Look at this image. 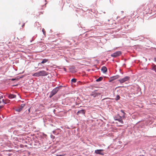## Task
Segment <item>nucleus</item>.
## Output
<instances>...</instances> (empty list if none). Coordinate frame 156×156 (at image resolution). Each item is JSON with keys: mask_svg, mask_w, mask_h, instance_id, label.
I'll return each instance as SVG.
<instances>
[{"mask_svg": "<svg viewBox=\"0 0 156 156\" xmlns=\"http://www.w3.org/2000/svg\"><path fill=\"white\" fill-rule=\"evenodd\" d=\"M119 77V75H116L115 76H112L110 77V81H112L114 80H115L118 78Z\"/></svg>", "mask_w": 156, "mask_h": 156, "instance_id": "obj_10", "label": "nucleus"}, {"mask_svg": "<svg viewBox=\"0 0 156 156\" xmlns=\"http://www.w3.org/2000/svg\"><path fill=\"white\" fill-rule=\"evenodd\" d=\"M40 144L39 146H41V145L40 144Z\"/></svg>", "mask_w": 156, "mask_h": 156, "instance_id": "obj_30", "label": "nucleus"}, {"mask_svg": "<svg viewBox=\"0 0 156 156\" xmlns=\"http://www.w3.org/2000/svg\"><path fill=\"white\" fill-rule=\"evenodd\" d=\"M51 137L52 138L54 139L55 138V136H53L52 135H51Z\"/></svg>", "mask_w": 156, "mask_h": 156, "instance_id": "obj_19", "label": "nucleus"}, {"mask_svg": "<svg viewBox=\"0 0 156 156\" xmlns=\"http://www.w3.org/2000/svg\"><path fill=\"white\" fill-rule=\"evenodd\" d=\"M3 107V106H0V109Z\"/></svg>", "mask_w": 156, "mask_h": 156, "instance_id": "obj_26", "label": "nucleus"}, {"mask_svg": "<svg viewBox=\"0 0 156 156\" xmlns=\"http://www.w3.org/2000/svg\"><path fill=\"white\" fill-rule=\"evenodd\" d=\"M103 149L96 150L95 151L94 153L97 154H99L102 155H104V153L103 152Z\"/></svg>", "mask_w": 156, "mask_h": 156, "instance_id": "obj_7", "label": "nucleus"}, {"mask_svg": "<svg viewBox=\"0 0 156 156\" xmlns=\"http://www.w3.org/2000/svg\"><path fill=\"white\" fill-rule=\"evenodd\" d=\"M129 77L126 76L121 79L119 80L118 81L120 82V83H122L128 80L129 79Z\"/></svg>", "mask_w": 156, "mask_h": 156, "instance_id": "obj_6", "label": "nucleus"}, {"mask_svg": "<svg viewBox=\"0 0 156 156\" xmlns=\"http://www.w3.org/2000/svg\"><path fill=\"white\" fill-rule=\"evenodd\" d=\"M2 102H3V103H4L5 104H6V103L4 102V100H3H3H2Z\"/></svg>", "mask_w": 156, "mask_h": 156, "instance_id": "obj_23", "label": "nucleus"}, {"mask_svg": "<svg viewBox=\"0 0 156 156\" xmlns=\"http://www.w3.org/2000/svg\"><path fill=\"white\" fill-rule=\"evenodd\" d=\"M63 69H64V70L65 72H66V69L65 68H63Z\"/></svg>", "mask_w": 156, "mask_h": 156, "instance_id": "obj_22", "label": "nucleus"}, {"mask_svg": "<svg viewBox=\"0 0 156 156\" xmlns=\"http://www.w3.org/2000/svg\"><path fill=\"white\" fill-rule=\"evenodd\" d=\"M122 53L121 51H117L112 54L111 56L114 58L117 57L121 55Z\"/></svg>", "mask_w": 156, "mask_h": 156, "instance_id": "obj_5", "label": "nucleus"}, {"mask_svg": "<svg viewBox=\"0 0 156 156\" xmlns=\"http://www.w3.org/2000/svg\"><path fill=\"white\" fill-rule=\"evenodd\" d=\"M2 102V101H0V104H1Z\"/></svg>", "mask_w": 156, "mask_h": 156, "instance_id": "obj_29", "label": "nucleus"}, {"mask_svg": "<svg viewBox=\"0 0 156 156\" xmlns=\"http://www.w3.org/2000/svg\"><path fill=\"white\" fill-rule=\"evenodd\" d=\"M101 93V92H100L97 90H94L90 94V95L93 96L94 98H97Z\"/></svg>", "mask_w": 156, "mask_h": 156, "instance_id": "obj_3", "label": "nucleus"}, {"mask_svg": "<svg viewBox=\"0 0 156 156\" xmlns=\"http://www.w3.org/2000/svg\"><path fill=\"white\" fill-rule=\"evenodd\" d=\"M107 68L105 66H103L101 68V71L104 73H106L107 72Z\"/></svg>", "mask_w": 156, "mask_h": 156, "instance_id": "obj_11", "label": "nucleus"}, {"mask_svg": "<svg viewBox=\"0 0 156 156\" xmlns=\"http://www.w3.org/2000/svg\"><path fill=\"white\" fill-rule=\"evenodd\" d=\"M103 79V78L102 77H99L98 79H97L96 80V81L97 82H99V81H101Z\"/></svg>", "mask_w": 156, "mask_h": 156, "instance_id": "obj_15", "label": "nucleus"}, {"mask_svg": "<svg viewBox=\"0 0 156 156\" xmlns=\"http://www.w3.org/2000/svg\"><path fill=\"white\" fill-rule=\"evenodd\" d=\"M107 98H104V99H102V101H103V100H105V99H107Z\"/></svg>", "mask_w": 156, "mask_h": 156, "instance_id": "obj_27", "label": "nucleus"}, {"mask_svg": "<svg viewBox=\"0 0 156 156\" xmlns=\"http://www.w3.org/2000/svg\"><path fill=\"white\" fill-rule=\"evenodd\" d=\"M57 156H64L63 155H62L61 154H60V155H57Z\"/></svg>", "mask_w": 156, "mask_h": 156, "instance_id": "obj_25", "label": "nucleus"}, {"mask_svg": "<svg viewBox=\"0 0 156 156\" xmlns=\"http://www.w3.org/2000/svg\"><path fill=\"white\" fill-rule=\"evenodd\" d=\"M3 98V96H0V100L2 98Z\"/></svg>", "mask_w": 156, "mask_h": 156, "instance_id": "obj_21", "label": "nucleus"}, {"mask_svg": "<svg viewBox=\"0 0 156 156\" xmlns=\"http://www.w3.org/2000/svg\"><path fill=\"white\" fill-rule=\"evenodd\" d=\"M48 61V59H44L42 60V61L41 63H45L46 62Z\"/></svg>", "mask_w": 156, "mask_h": 156, "instance_id": "obj_14", "label": "nucleus"}, {"mask_svg": "<svg viewBox=\"0 0 156 156\" xmlns=\"http://www.w3.org/2000/svg\"><path fill=\"white\" fill-rule=\"evenodd\" d=\"M58 90L57 87H55L54 88L50 93L49 97L50 98L52 97L55 94Z\"/></svg>", "mask_w": 156, "mask_h": 156, "instance_id": "obj_4", "label": "nucleus"}, {"mask_svg": "<svg viewBox=\"0 0 156 156\" xmlns=\"http://www.w3.org/2000/svg\"><path fill=\"white\" fill-rule=\"evenodd\" d=\"M12 80H14V79Z\"/></svg>", "mask_w": 156, "mask_h": 156, "instance_id": "obj_31", "label": "nucleus"}, {"mask_svg": "<svg viewBox=\"0 0 156 156\" xmlns=\"http://www.w3.org/2000/svg\"><path fill=\"white\" fill-rule=\"evenodd\" d=\"M151 69L156 72V66L153 64L151 65Z\"/></svg>", "mask_w": 156, "mask_h": 156, "instance_id": "obj_13", "label": "nucleus"}, {"mask_svg": "<svg viewBox=\"0 0 156 156\" xmlns=\"http://www.w3.org/2000/svg\"><path fill=\"white\" fill-rule=\"evenodd\" d=\"M86 111L85 110L82 109L79 111L77 113V115L79 116H81L82 115H84Z\"/></svg>", "mask_w": 156, "mask_h": 156, "instance_id": "obj_8", "label": "nucleus"}, {"mask_svg": "<svg viewBox=\"0 0 156 156\" xmlns=\"http://www.w3.org/2000/svg\"><path fill=\"white\" fill-rule=\"evenodd\" d=\"M48 74V73L44 70H42L36 73L33 74L34 76H45Z\"/></svg>", "mask_w": 156, "mask_h": 156, "instance_id": "obj_2", "label": "nucleus"}, {"mask_svg": "<svg viewBox=\"0 0 156 156\" xmlns=\"http://www.w3.org/2000/svg\"><path fill=\"white\" fill-rule=\"evenodd\" d=\"M25 104H21L19 108L17 109L16 110V111L17 112H20L22 109L25 106Z\"/></svg>", "mask_w": 156, "mask_h": 156, "instance_id": "obj_9", "label": "nucleus"}, {"mask_svg": "<svg viewBox=\"0 0 156 156\" xmlns=\"http://www.w3.org/2000/svg\"><path fill=\"white\" fill-rule=\"evenodd\" d=\"M62 87V86L61 85V86H59V87H57L58 90H59Z\"/></svg>", "mask_w": 156, "mask_h": 156, "instance_id": "obj_18", "label": "nucleus"}, {"mask_svg": "<svg viewBox=\"0 0 156 156\" xmlns=\"http://www.w3.org/2000/svg\"><path fill=\"white\" fill-rule=\"evenodd\" d=\"M24 24H23V25H22V27H23V26H24Z\"/></svg>", "mask_w": 156, "mask_h": 156, "instance_id": "obj_28", "label": "nucleus"}, {"mask_svg": "<svg viewBox=\"0 0 156 156\" xmlns=\"http://www.w3.org/2000/svg\"><path fill=\"white\" fill-rule=\"evenodd\" d=\"M120 98V96H119V95H117L116 96V98H115V100L116 101H117V100H119V99Z\"/></svg>", "mask_w": 156, "mask_h": 156, "instance_id": "obj_17", "label": "nucleus"}, {"mask_svg": "<svg viewBox=\"0 0 156 156\" xmlns=\"http://www.w3.org/2000/svg\"><path fill=\"white\" fill-rule=\"evenodd\" d=\"M154 61L156 62V57L154 58Z\"/></svg>", "mask_w": 156, "mask_h": 156, "instance_id": "obj_24", "label": "nucleus"}, {"mask_svg": "<svg viewBox=\"0 0 156 156\" xmlns=\"http://www.w3.org/2000/svg\"><path fill=\"white\" fill-rule=\"evenodd\" d=\"M121 112L123 114L122 115V116H121L118 115L115 117L116 119H115V120L118 121L122 124H123V122L122 120V119H124V118H125V113L124 112V111L123 110H121Z\"/></svg>", "mask_w": 156, "mask_h": 156, "instance_id": "obj_1", "label": "nucleus"}, {"mask_svg": "<svg viewBox=\"0 0 156 156\" xmlns=\"http://www.w3.org/2000/svg\"><path fill=\"white\" fill-rule=\"evenodd\" d=\"M16 96L15 95L10 94L8 96V98L9 99H12L16 98Z\"/></svg>", "mask_w": 156, "mask_h": 156, "instance_id": "obj_12", "label": "nucleus"}, {"mask_svg": "<svg viewBox=\"0 0 156 156\" xmlns=\"http://www.w3.org/2000/svg\"><path fill=\"white\" fill-rule=\"evenodd\" d=\"M76 79L75 78H73L71 80V83H74L76 82Z\"/></svg>", "mask_w": 156, "mask_h": 156, "instance_id": "obj_16", "label": "nucleus"}, {"mask_svg": "<svg viewBox=\"0 0 156 156\" xmlns=\"http://www.w3.org/2000/svg\"><path fill=\"white\" fill-rule=\"evenodd\" d=\"M42 31L43 32V33L44 34H44L45 32H44V29L43 28L42 29Z\"/></svg>", "mask_w": 156, "mask_h": 156, "instance_id": "obj_20", "label": "nucleus"}]
</instances>
